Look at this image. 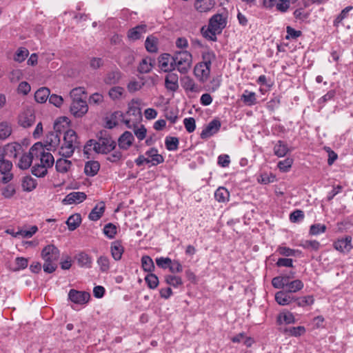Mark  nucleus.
<instances>
[{
    "mask_svg": "<svg viewBox=\"0 0 353 353\" xmlns=\"http://www.w3.org/2000/svg\"><path fill=\"white\" fill-rule=\"evenodd\" d=\"M71 114L77 118L82 117L88 110L86 101L72 102L70 105Z\"/></svg>",
    "mask_w": 353,
    "mask_h": 353,
    "instance_id": "nucleus-12",
    "label": "nucleus"
},
{
    "mask_svg": "<svg viewBox=\"0 0 353 353\" xmlns=\"http://www.w3.org/2000/svg\"><path fill=\"white\" fill-rule=\"evenodd\" d=\"M48 168L40 164H35L32 168V173L37 177H43L47 174Z\"/></svg>",
    "mask_w": 353,
    "mask_h": 353,
    "instance_id": "nucleus-51",
    "label": "nucleus"
},
{
    "mask_svg": "<svg viewBox=\"0 0 353 353\" xmlns=\"http://www.w3.org/2000/svg\"><path fill=\"white\" fill-rule=\"evenodd\" d=\"M42 150V144L37 143L33 145L28 153L23 154L19 159L18 166L21 170H26L30 168L32 162L33 158L37 155V152Z\"/></svg>",
    "mask_w": 353,
    "mask_h": 353,
    "instance_id": "nucleus-7",
    "label": "nucleus"
},
{
    "mask_svg": "<svg viewBox=\"0 0 353 353\" xmlns=\"http://www.w3.org/2000/svg\"><path fill=\"white\" fill-rule=\"evenodd\" d=\"M152 68V65L151 63L150 60L147 59H144L141 61L139 66V71L141 73H148L149 72Z\"/></svg>",
    "mask_w": 353,
    "mask_h": 353,
    "instance_id": "nucleus-60",
    "label": "nucleus"
},
{
    "mask_svg": "<svg viewBox=\"0 0 353 353\" xmlns=\"http://www.w3.org/2000/svg\"><path fill=\"white\" fill-rule=\"evenodd\" d=\"M79 265L81 268H90L92 265L91 257L85 252H81L76 256Z\"/></svg>",
    "mask_w": 353,
    "mask_h": 353,
    "instance_id": "nucleus-33",
    "label": "nucleus"
},
{
    "mask_svg": "<svg viewBox=\"0 0 353 353\" xmlns=\"http://www.w3.org/2000/svg\"><path fill=\"white\" fill-rule=\"evenodd\" d=\"M211 3L210 0H196L194 2L195 9L200 12H207L210 9Z\"/></svg>",
    "mask_w": 353,
    "mask_h": 353,
    "instance_id": "nucleus-45",
    "label": "nucleus"
},
{
    "mask_svg": "<svg viewBox=\"0 0 353 353\" xmlns=\"http://www.w3.org/2000/svg\"><path fill=\"white\" fill-rule=\"evenodd\" d=\"M59 255V250L54 245H48L42 250L41 257L44 260L43 267L45 272L52 273L55 271Z\"/></svg>",
    "mask_w": 353,
    "mask_h": 353,
    "instance_id": "nucleus-1",
    "label": "nucleus"
},
{
    "mask_svg": "<svg viewBox=\"0 0 353 353\" xmlns=\"http://www.w3.org/2000/svg\"><path fill=\"white\" fill-rule=\"evenodd\" d=\"M214 196L217 201L225 202L229 199L230 193L226 188L220 187L216 190Z\"/></svg>",
    "mask_w": 353,
    "mask_h": 353,
    "instance_id": "nucleus-41",
    "label": "nucleus"
},
{
    "mask_svg": "<svg viewBox=\"0 0 353 353\" xmlns=\"http://www.w3.org/2000/svg\"><path fill=\"white\" fill-rule=\"evenodd\" d=\"M36 157H40V163L46 166L47 168L52 166L54 163V157L52 154L49 152H45L43 148L41 152H37Z\"/></svg>",
    "mask_w": 353,
    "mask_h": 353,
    "instance_id": "nucleus-27",
    "label": "nucleus"
},
{
    "mask_svg": "<svg viewBox=\"0 0 353 353\" xmlns=\"http://www.w3.org/2000/svg\"><path fill=\"white\" fill-rule=\"evenodd\" d=\"M121 77V74L119 70L111 71L106 74L104 82L109 85L115 84L119 81Z\"/></svg>",
    "mask_w": 353,
    "mask_h": 353,
    "instance_id": "nucleus-40",
    "label": "nucleus"
},
{
    "mask_svg": "<svg viewBox=\"0 0 353 353\" xmlns=\"http://www.w3.org/2000/svg\"><path fill=\"white\" fill-rule=\"evenodd\" d=\"M159 67L165 72H170L175 70L170 54L165 53L159 57Z\"/></svg>",
    "mask_w": 353,
    "mask_h": 353,
    "instance_id": "nucleus-14",
    "label": "nucleus"
},
{
    "mask_svg": "<svg viewBox=\"0 0 353 353\" xmlns=\"http://www.w3.org/2000/svg\"><path fill=\"white\" fill-rule=\"evenodd\" d=\"M351 236H346L345 238L337 240L334 243V248L343 253H347L352 249Z\"/></svg>",
    "mask_w": 353,
    "mask_h": 353,
    "instance_id": "nucleus-19",
    "label": "nucleus"
},
{
    "mask_svg": "<svg viewBox=\"0 0 353 353\" xmlns=\"http://www.w3.org/2000/svg\"><path fill=\"white\" fill-rule=\"evenodd\" d=\"M90 145L98 153L108 154L112 152L116 147V142L109 136L100 137L97 141L90 140Z\"/></svg>",
    "mask_w": 353,
    "mask_h": 353,
    "instance_id": "nucleus-6",
    "label": "nucleus"
},
{
    "mask_svg": "<svg viewBox=\"0 0 353 353\" xmlns=\"http://www.w3.org/2000/svg\"><path fill=\"white\" fill-rule=\"evenodd\" d=\"M104 234L109 239H113L117 234V227L112 223H108L103 228Z\"/></svg>",
    "mask_w": 353,
    "mask_h": 353,
    "instance_id": "nucleus-56",
    "label": "nucleus"
},
{
    "mask_svg": "<svg viewBox=\"0 0 353 353\" xmlns=\"http://www.w3.org/2000/svg\"><path fill=\"white\" fill-rule=\"evenodd\" d=\"M304 287V284L300 279H295L285 283V291L291 294L301 290Z\"/></svg>",
    "mask_w": 353,
    "mask_h": 353,
    "instance_id": "nucleus-28",
    "label": "nucleus"
},
{
    "mask_svg": "<svg viewBox=\"0 0 353 353\" xmlns=\"http://www.w3.org/2000/svg\"><path fill=\"white\" fill-rule=\"evenodd\" d=\"M165 282L173 287H178L183 284L181 277L173 275H167L165 277Z\"/></svg>",
    "mask_w": 353,
    "mask_h": 353,
    "instance_id": "nucleus-54",
    "label": "nucleus"
},
{
    "mask_svg": "<svg viewBox=\"0 0 353 353\" xmlns=\"http://www.w3.org/2000/svg\"><path fill=\"white\" fill-rule=\"evenodd\" d=\"M287 283L286 279L283 278L282 276L274 277L272 281V285L275 288H277V289H281V288L285 289V283Z\"/></svg>",
    "mask_w": 353,
    "mask_h": 353,
    "instance_id": "nucleus-63",
    "label": "nucleus"
},
{
    "mask_svg": "<svg viewBox=\"0 0 353 353\" xmlns=\"http://www.w3.org/2000/svg\"><path fill=\"white\" fill-rule=\"evenodd\" d=\"M12 132V125L7 121L0 123V140L8 138Z\"/></svg>",
    "mask_w": 353,
    "mask_h": 353,
    "instance_id": "nucleus-35",
    "label": "nucleus"
},
{
    "mask_svg": "<svg viewBox=\"0 0 353 353\" xmlns=\"http://www.w3.org/2000/svg\"><path fill=\"white\" fill-rule=\"evenodd\" d=\"M12 162L4 158L3 152L0 149V175H2L1 181L3 183H7L12 179Z\"/></svg>",
    "mask_w": 353,
    "mask_h": 353,
    "instance_id": "nucleus-9",
    "label": "nucleus"
},
{
    "mask_svg": "<svg viewBox=\"0 0 353 353\" xmlns=\"http://www.w3.org/2000/svg\"><path fill=\"white\" fill-rule=\"evenodd\" d=\"M68 124V119L67 117L60 118V119L55 122L54 129V131L49 132L45 138V146L48 150H55L60 144L61 140V130L59 128L61 121Z\"/></svg>",
    "mask_w": 353,
    "mask_h": 353,
    "instance_id": "nucleus-5",
    "label": "nucleus"
},
{
    "mask_svg": "<svg viewBox=\"0 0 353 353\" xmlns=\"http://www.w3.org/2000/svg\"><path fill=\"white\" fill-rule=\"evenodd\" d=\"M141 264L143 269L146 272H152L154 269V262L149 256H142Z\"/></svg>",
    "mask_w": 353,
    "mask_h": 353,
    "instance_id": "nucleus-49",
    "label": "nucleus"
},
{
    "mask_svg": "<svg viewBox=\"0 0 353 353\" xmlns=\"http://www.w3.org/2000/svg\"><path fill=\"white\" fill-rule=\"evenodd\" d=\"M295 301L299 307H305L312 305L314 303V299L312 295H307L302 297H295Z\"/></svg>",
    "mask_w": 353,
    "mask_h": 353,
    "instance_id": "nucleus-44",
    "label": "nucleus"
},
{
    "mask_svg": "<svg viewBox=\"0 0 353 353\" xmlns=\"http://www.w3.org/2000/svg\"><path fill=\"white\" fill-rule=\"evenodd\" d=\"M100 168V165L97 161H91L85 163L84 172L86 175L93 176L97 174Z\"/></svg>",
    "mask_w": 353,
    "mask_h": 353,
    "instance_id": "nucleus-32",
    "label": "nucleus"
},
{
    "mask_svg": "<svg viewBox=\"0 0 353 353\" xmlns=\"http://www.w3.org/2000/svg\"><path fill=\"white\" fill-rule=\"evenodd\" d=\"M287 332L290 336H299L305 332V328L303 326L290 327Z\"/></svg>",
    "mask_w": 353,
    "mask_h": 353,
    "instance_id": "nucleus-64",
    "label": "nucleus"
},
{
    "mask_svg": "<svg viewBox=\"0 0 353 353\" xmlns=\"http://www.w3.org/2000/svg\"><path fill=\"white\" fill-rule=\"evenodd\" d=\"M81 222V217L79 214H74L71 215L67 220L66 223L68 229L71 231L77 229Z\"/></svg>",
    "mask_w": 353,
    "mask_h": 353,
    "instance_id": "nucleus-38",
    "label": "nucleus"
},
{
    "mask_svg": "<svg viewBox=\"0 0 353 353\" xmlns=\"http://www.w3.org/2000/svg\"><path fill=\"white\" fill-rule=\"evenodd\" d=\"M28 50L26 48L21 47L17 49L14 56V60L18 63H21L28 57Z\"/></svg>",
    "mask_w": 353,
    "mask_h": 353,
    "instance_id": "nucleus-47",
    "label": "nucleus"
},
{
    "mask_svg": "<svg viewBox=\"0 0 353 353\" xmlns=\"http://www.w3.org/2000/svg\"><path fill=\"white\" fill-rule=\"evenodd\" d=\"M140 104V99H132L128 103L126 118H123V121H124L125 119H131V123H139L142 119Z\"/></svg>",
    "mask_w": 353,
    "mask_h": 353,
    "instance_id": "nucleus-8",
    "label": "nucleus"
},
{
    "mask_svg": "<svg viewBox=\"0 0 353 353\" xmlns=\"http://www.w3.org/2000/svg\"><path fill=\"white\" fill-rule=\"evenodd\" d=\"M274 299L276 302L282 306L289 305L295 301V296H292L285 290L277 292L275 294Z\"/></svg>",
    "mask_w": 353,
    "mask_h": 353,
    "instance_id": "nucleus-15",
    "label": "nucleus"
},
{
    "mask_svg": "<svg viewBox=\"0 0 353 353\" xmlns=\"http://www.w3.org/2000/svg\"><path fill=\"white\" fill-rule=\"evenodd\" d=\"M50 90L46 87L41 88L37 90L34 94V98L37 102L45 103L50 97Z\"/></svg>",
    "mask_w": 353,
    "mask_h": 353,
    "instance_id": "nucleus-34",
    "label": "nucleus"
},
{
    "mask_svg": "<svg viewBox=\"0 0 353 353\" xmlns=\"http://www.w3.org/2000/svg\"><path fill=\"white\" fill-rule=\"evenodd\" d=\"M146 50L150 52H156L158 50V39L153 35L147 37L145 41Z\"/></svg>",
    "mask_w": 353,
    "mask_h": 353,
    "instance_id": "nucleus-36",
    "label": "nucleus"
},
{
    "mask_svg": "<svg viewBox=\"0 0 353 353\" xmlns=\"http://www.w3.org/2000/svg\"><path fill=\"white\" fill-rule=\"evenodd\" d=\"M124 123L130 129H133L134 133L137 138L141 141L145 138L147 130L143 125L140 126L137 125L138 123H131V119H125Z\"/></svg>",
    "mask_w": 353,
    "mask_h": 353,
    "instance_id": "nucleus-17",
    "label": "nucleus"
},
{
    "mask_svg": "<svg viewBox=\"0 0 353 353\" xmlns=\"http://www.w3.org/2000/svg\"><path fill=\"white\" fill-rule=\"evenodd\" d=\"M147 159H148L149 163H151L152 165H156L164 161V158L161 154L158 153L156 148H151L145 152Z\"/></svg>",
    "mask_w": 353,
    "mask_h": 353,
    "instance_id": "nucleus-24",
    "label": "nucleus"
},
{
    "mask_svg": "<svg viewBox=\"0 0 353 353\" xmlns=\"http://www.w3.org/2000/svg\"><path fill=\"white\" fill-rule=\"evenodd\" d=\"M269 6H275L278 11L286 12L291 4H295L298 0H268Z\"/></svg>",
    "mask_w": 353,
    "mask_h": 353,
    "instance_id": "nucleus-20",
    "label": "nucleus"
},
{
    "mask_svg": "<svg viewBox=\"0 0 353 353\" xmlns=\"http://www.w3.org/2000/svg\"><path fill=\"white\" fill-rule=\"evenodd\" d=\"M34 123L35 115L32 110H26L19 116L18 123L24 128L31 127Z\"/></svg>",
    "mask_w": 353,
    "mask_h": 353,
    "instance_id": "nucleus-10",
    "label": "nucleus"
},
{
    "mask_svg": "<svg viewBox=\"0 0 353 353\" xmlns=\"http://www.w3.org/2000/svg\"><path fill=\"white\" fill-rule=\"evenodd\" d=\"M183 88L186 90H190L193 92H199V88L198 85L195 83L193 79L189 77H186L183 79Z\"/></svg>",
    "mask_w": 353,
    "mask_h": 353,
    "instance_id": "nucleus-46",
    "label": "nucleus"
},
{
    "mask_svg": "<svg viewBox=\"0 0 353 353\" xmlns=\"http://www.w3.org/2000/svg\"><path fill=\"white\" fill-rule=\"evenodd\" d=\"M202 59L199 63L211 67L212 62L215 59V54L212 52H205L202 54Z\"/></svg>",
    "mask_w": 353,
    "mask_h": 353,
    "instance_id": "nucleus-55",
    "label": "nucleus"
},
{
    "mask_svg": "<svg viewBox=\"0 0 353 353\" xmlns=\"http://www.w3.org/2000/svg\"><path fill=\"white\" fill-rule=\"evenodd\" d=\"M172 59L175 70H177L181 74L188 73L192 65V54L187 50L174 52Z\"/></svg>",
    "mask_w": 353,
    "mask_h": 353,
    "instance_id": "nucleus-2",
    "label": "nucleus"
},
{
    "mask_svg": "<svg viewBox=\"0 0 353 353\" xmlns=\"http://www.w3.org/2000/svg\"><path fill=\"white\" fill-rule=\"evenodd\" d=\"M179 139L174 137H167L165 139V147L169 151H174L178 149Z\"/></svg>",
    "mask_w": 353,
    "mask_h": 353,
    "instance_id": "nucleus-43",
    "label": "nucleus"
},
{
    "mask_svg": "<svg viewBox=\"0 0 353 353\" xmlns=\"http://www.w3.org/2000/svg\"><path fill=\"white\" fill-rule=\"evenodd\" d=\"M16 194V189L14 185L8 184L2 189L1 194L6 199H10Z\"/></svg>",
    "mask_w": 353,
    "mask_h": 353,
    "instance_id": "nucleus-57",
    "label": "nucleus"
},
{
    "mask_svg": "<svg viewBox=\"0 0 353 353\" xmlns=\"http://www.w3.org/2000/svg\"><path fill=\"white\" fill-rule=\"evenodd\" d=\"M278 252L285 256H296L298 254H300L301 252L298 250H293L290 248L280 246L277 249Z\"/></svg>",
    "mask_w": 353,
    "mask_h": 353,
    "instance_id": "nucleus-50",
    "label": "nucleus"
},
{
    "mask_svg": "<svg viewBox=\"0 0 353 353\" xmlns=\"http://www.w3.org/2000/svg\"><path fill=\"white\" fill-rule=\"evenodd\" d=\"M78 146L76 132L73 130H68L64 134L63 143L59 148V153L65 158L70 157Z\"/></svg>",
    "mask_w": 353,
    "mask_h": 353,
    "instance_id": "nucleus-3",
    "label": "nucleus"
},
{
    "mask_svg": "<svg viewBox=\"0 0 353 353\" xmlns=\"http://www.w3.org/2000/svg\"><path fill=\"white\" fill-rule=\"evenodd\" d=\"M274 154L279 157H284L288 152V148L283 141H279L274 147Z\"/></svg>",
    "mask_w": 353,
    "mask_h": 353,
    "instance_id": "nucleus-42",
    "label": "nucleus"
},
{
    "mask_svg": "<svg viewBox=\"0 0 353 353\" xmlns=\"http://www.w3.org/2000/svg\"><path fill=\"white\" fill-rule=\"evenodd\" d=\"M327 227L324 224L316 223L310 226L309 234L312 236H316L323 234L326 231Z\"/></svg>",
    "mask_w": 353,
    "mask_h": 353,
    "instance_id": "nucleus-48",
    "label": "nucleus"
},
{
    "mask_svg": "<svg viewBox=\"0 0 353 353\" xmlns=\"http://www.w3.org/2000/svg\"><path fill=\"white\" fill-rule=\"evenodd\" d=\"M221 128V122L217 119L211 121L202 130L200 136L203 139H208L216 134Z\"/></svg>",
    "mask_w": 353,
    "mask_h": 353,
    "instance_id": "nucleus-11",
    "label": "nucleus"
},
{
    "mask_svg": "<svg viewBox=\"0 0 353 353\" xmlns=\"http://www.w3.org/2000/svg\"><path fill=\"white\" fill-rule=\"evenodd\" d=\"M86 199V194L82 192H72L68 194L63 200V204H73L83 202Z\"/></svg>",
    "mask_w": 353,
    "mask_h": 353,
    "instance_id": "nucleus-21",
    "label": "nucleus"
},
{
    "mask_svg": "<svg viewBox=\"0 0 353 353\" xmlns=\"http://www.w3.org/2000/svg\"><path fill=\"white\" fill-rule=\"evenodd\" d=\"M97 264L100 267L101 272H106L110 268V261L107 256H101L97 259Z\"/></svg>",
    "mask_w": 353,
    "mask_h": 353,
    "instance_id": "nucleus-58",
    "label": "nucleus"
},
{
    "mask_svg": "<svg viewBox=\"0 0 353 353\" xmlns=\"http://www.w3.org/2000/svg\"><path fill=\"white\" fill-rule=\"evenodd\" d=\"M68 296L71 301L78 304L87 303L90 296V294L88 292H80L75 290H71Z\"/></svg>",
    "mask_w": 353,
    "mask_h": 353,
    "instance_id": "nucleus-16",
    "label": "nucleus"
},
{
    "mask_svg": "<svg viewBox=\"0 0 353 353\" xmlns=\"http://www.w3.org/2000/svg\"><path fill=\"white\" fill-rule=\"evenodd\" d=\"M105 210V203L101 202L97 204L89 214V219L92 221L99 220L103 215Z\"/></svg>",
    "mask_w": 353,
    "mask_h": 353,
    "instance_id": "nucleus-30",
    "label": "nucleus"
},
{
    "mask_svg": "<svg viewBox=\"0 0 353 353\" xmlns=\"http://www.w3.org/2000/svg\"><path fill=\"white\" fill-rule=\"evenodd\" d=\"M72 102L86 101V92L83 87H78L72 89L70 92Z\"/></svg>",
    "mask_w": 353,
    "mask_h": 353,
    "instance_id": "nucleus-25",
    "label": "nucleus"
},
{
    "mask_svg": "<svg viewBox=\"0 0 353 353\" xmlns=\"http://www.w3.org/2000/svg\"><path fill=\"white\" fill-rule=\"evenodd\" d=\"M293 163V160L291 158H287L283 161H281L278 163V168L281 172H288L290 168L292 167Z\"/></svg>",
    "mask_w": 353,
    "mask_h": 353,
    "instance_id": "nucleus-59",
    "label": "nucleus"
},
{
    "mask_svg": "<svg viewBox=\"0 0 353 353\" xmlns=\"http://www.w3.org/2000/svg\"><path fill=\"white\" fill-rule=\"evenodd\" d=\"M145 281L150 289H155L159 285V279L154 274H148Z\"/></svg>",
    "mask_w": 353,
    "mask_h": 353,
    "instance_id": "nucleus-53",
    "label": "nucleus"
},
{
    "mask_svg": "<svg viewBox=\"0 0 353 353\" xmlns=\"http://www.w3.org/2000/svg\"><path fill=\"white\" fill-rule=\"evenodd\" d=\"M37 181L30 176L23 177L21 180V187L25 192H31L37 187Z\"/></svg>",
    "mask_w": 353,
    "mask_h": 353,
    "instance_id": "nucleus-31",
    "label": "nucleus"
},
{
    "mask_svg": "<svg viewBox=\"0 0 353 353\" xmlns=\"http://www.w3.org/2000/svg\"><path fill=\"white\" fill-rule=\"evenodd\" d=\"M124 249L119 241H115L111 244V254L114 260L119 261L121 259Z\"/></svg>",
    "mask_w": 353,
    "mask_h": 353,
    "instance_id": "nucleus-29",
    "label": "nucleus"
},
{
    "mask_svg": "<svg viewBox=\"0 0 353 353\" xmlns=\"http://www.w3.org/2000/svg\"><path fill=\"white\" fill-rule=\"evenodd\" d=\"M147 31V26L145 24L138 25L128 32L127 37L130 41H134L142 37Z\"/></svg>",
    "mask_w": 353,
    "mask_h": 353,
    "instance_id": "nucleus-18",
    "label": "nucleus"
},
{
    "mask_svg": "<svg viewBox=\"0 0 353 353\" xmlns=\"http://www.w3.org/2000/svg\"><path fill=\"white\" fill-rule=\"evenodd\" d=\"M194 73L199 81L205 82L210 77V67L199 63L194 67Z\"/></svg>",
    "mask_w": 353,
    "mask_h": 353,
    "instance_id": "nucleus-13",
    "label": "nucleus"
},
{
    "mask_svg": "<svg viewBox=\"0 0 353 353\" xmlns=\"http://www.w3.org/2000/svg\"><path fill=\"white\" fill-rule=\"evenodd\" d=\"M16 267L13 269L14 271H18L25 269L28 265V261L24 257H17L15 259Z\"/></svg>",
    "mask_w": 353,
    "mask_h": 353,
    "instance_id": "nucleus-62",
    "label": "nucleus"
},
{
    "mask_svg": "<svg viewBox=\"0 0 353 353\" xmlns=\"http://www.w3.org/2000/svg\"><path fill=\"white\" fill-rule=\"evenodd\" d=\"M301 247L310 251H318L321 248L320 243L316 240H305L299 244Z\"/></svg>",
    "mask_w": 353,
    "mask_h": 353,
    "instance_id": "nucleus-39",
    "label": "nucleus"
},
{
    "mask_svg": "<svg viewBox=\"0 0 353 353\" xmlns=\"http://www.w3.org/2000/svg\"><path fill=\"white\" fill-rule=\"evenodd\" d=\"M241 97L244 103L248 105H252L256 101L255 93L247 90L245 91Z\"/></svg>",
    "mask_w": 353,
    "mask_h": 353,
    "instance_id": "nucleus-61",
    "label": "nucleus"
},
{
    "mask_svg": "<svg viewBox=\"0 0 353 353\" xmlns=\"http://www.w3.org/2000/svg\"><path fill=\"white\" fill-rule=\"evenodd\" d=\"M226 23V18L223 14H214L210 19L208 30L203 32L204 37L211 41H215L216 39V34L222 32Z\"/></svg>",
    "mask_w": 353,
    "mask_h": 353,
    "instance_id": "nucleus-4",
    "label": "nucleus"
},
{
    "mask_svg": "<svg viewBox=\"0 0 353 353\" xmlns=\"http://www.w3.org/2000/svg\"><path fill=\"white\" fill-rule=\"evenodd\" d=\"M165 86L170 91L174 92L179 88V77L174 72H168L165 78Z\"/></svg>",
    "mask_w": 353,
    "mask_h": 353,
    "instance_id": "nucleus-22",
    "label": "nucleus"
},
{
    "mask_svg": "<svg viewBox=\"0 0 353 353\" xmlns=\"http://www.w3.org/2000/svg\"><path fill=\"white\" fill-rule=\"evenodd\" d=\"M72 162L66 159H59L56 162V169L61 173L67 172L71 168Z\"/></svg>",
    "mask_w": 353,
    "mask_h": 353,
    "instance_id": "nucleus-37",
    "label": "nucleus"
},
{
    "mask_svg": "<svg viewBox=\"0 0 353 353\" xmlns=\"http://www.w3.org/2000/svg\"><path fill=\"white\" fill-rule=\"evenodd\" d=\"M134 141V137L130 132H123L118 140L119 147L122 150H128Z\"/></svg>",
    "mask_w": 353,
    "mask_h": 353,
    "instance_id": "nucleus-23",
    "label": "nucleus"
},
{
    "mask_svg": "<svg viewBox=\"0 0 353 353\" xmlns=\"http://www.w3.org/2000/svg\"><path fill=\"white\" fill-rule=\"evenodd\" d=\"M277 322L279 324H290L295 323L294 314L286 310L281 312L277 316Z\"/></svg>",
    "mask_w": 353,
    "mask_h": 353,
    "instance_id": "nucleus-26",
    "label": "nucleus"
},
{
    "mask_svg": "<svg viewBox=\"0 0 353 353\" xmlns=\"http://www.w3.org/2000/svg\"><path fill=\"white\" fill-rule=\"evenodd\" d=\"M124 89L120 86H115L109 90V96L113 100L119 99L123 95Z\"/></svg>",
    "mask_w": 353,
    "mask_h": 353,
    "instance_id": "nucleus-52",
    "label": "nucleus"
}]
</instances>
